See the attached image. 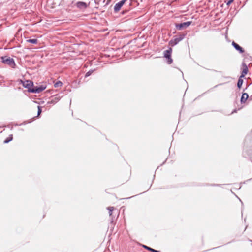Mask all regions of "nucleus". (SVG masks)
Masks as SVG:
<instances>
[{
	"label": "nucleus",
	"mask_w": 252,
	"mask_h": 252,
	"mask_svg": "<svg viewBox=\"0 0 252 252\" xmlns=\"http://www.w3.org/2000/svg\"><path fill=\"white\" fill-rule=\"evenodd\" d=\"M0 59L1 62L3 63L8 65L12 68H16V65L15 61L13 58L8 56H5L1 57Z\"/></svg>",
	"instance_id": "obj_1"
},
{
	"label": "nucleus",
	"mask_w": 252,
	"mask_h": 252,
	"mask_svg": "<svg viewBox=\"0 0 252 252\" xmlns=\"http://www.w3.org/2000/svg\"><path fill=\"white\" fill-rule=\"evenodd\" d=\"M185 34H180L179 35H176L173 37V39H171L169 42V45L171 46H174L179 43V42L182 41L185 37Z\"/></svg>",
	"instance_id": "obj_2"
},
{
	"label": "nucleus",
	"mask_w": 252,
	"mask_h": 252,
	"mask_svg": "<svg viewBox=\"0 0 252 252\" xmlns=\"http://www.w3.org/2000/svg\"><path fill=\"white\" fill-rule=\"evenodd\" d=\"M46 88V85H41L39 86H34L33 83V86L29 90V93H39L44 90Z\"/></svg>",
	"instance_id": "obj_3"
},
{
	"label": "nucleus",
	"mask_w": 252,
	"mask_h": 252,
	"mask_svg": "<svg viewBox=\"0 0 252 252\" xmlns=\"http://www.w3.org/2000/svg\"><path fill=\"white\" fill-rule=\"evenodd\" d=\"M19 84H22L23 86L28 89L27 91L29 93V90L31 89V87L33 86V82L30 80H27L24 81L21 79L17 80Z\"/></svg>",
	"instance_id": "obj_4"
},
{
	"label": "nucleus",
	"mask_w": 252,
	"mask_h": 252,
	"mask_svg": "<svg viewBox=\"0 0 252 252\" xmlns=\"http://www.w3.org/2000/svg\"><path fill=\"white\" fill-rule=\"evenodd\" d=\"M172 49L169 48L168 49L165 50L163 52L164 57L166 59V63L168 64H170L173 63V59L171 58V54Z\"/></svg>",
	"instance_id": "obj_5"
},
{
	"label": "nucleus",
	"mask_w": 252,
	"mask_h": 252,
	"mask_svg": "<svg viewBox=\"0 0 252 252\" xmlns=\"http://www.w3.org/2000/svg\"><path fill=\"white\" fill-rule=\"evenodd\" d=\"M192 23V21H187L181 23H176L175 27L176 29L178 30H182L184 29H185L190 26Z\"/></svg>",
	"instance_id": "obj_6"
},
{
	"label": "nucleus",
	"mask_w": 252,
	"mask_h": 252,
	"mask_svg": "<svg viewBox=\"0 0 252 252\" xmlns=\"http://www.w3.org/2000/svg\"><path fill=\"white\" fill-rule=\"evenodd\" d=\"M128 1V0H122L118 3H117L114 7V11L115 13L118 12L122 8V7L124 5V4Z\"/></svg>",
	"instance_id": "obj_7"
},
{
	"label": "nucleus",
	"mask_w": 252,
	"mask_h": 252,
	"mask_svg": "<svg viewBox=\"0 0 252 252\" xmlns=\"http://www.w3.org/2000/svg\"><path fill=\"white\" fill-rule=\"evenodd\" d=\"M232 46L234 48L237 50L240 54H243L245 52V50L243 48L240 46L238 44L234 42V41L232 42Z\"/></svg>",
	"instance_id": "obj_8"
},
{
	"label": "nucleus",
	"mask_w": 252,
	"mask_h": 252,
	"mask_svg": "<svg viewBox=\"0 0 252 252\" xmlns=\"http://www.w3.org/2000/svg\"><path fill=\"white\" fill-rule=\"evenodd\" d=\"M75 5L77 8L80 9H85L88 6L86 2L83 1L77 2L75 4Z\"/></svg>",
	"instance_id": "obj_9"
},
{
	"label": "nucleus",
	"mask_w": 252,
	"mask_h": 252,
	"mask_svg": "<svg viewBox=\"0 0 252 252\" xmlns=\"http://www.w3.org/2000/svg\"><path fill=\"white\" fill-rule=\"evenodd\" d=\"M52 99L50 101H49L48 103L49 104H54L59 101L60 99V97L59 96L58 94H56L54 96L51 97Z\"/></svg>",
	"instance_id": "obj_10"
},
{
	"label": "nucleus",
	"mask_w": 252,
	"mask_h": 252,
	"mask_svg": "<svg viewBox=\"0 0 252 252\" xmlns=\"http://www.w3.org/2000/svg\"><path fill=\"white\" fill-rule=\"evenodd\" d=\"M249 98V94L247 93H242V96L240 99L241 104L245 103Z\"/></svg>",
	"instance_id": "obj_11"
},
{
	"label": "nucleus",
	"mask_w": 252,
	"mask_h": 252,
	"mask_svg": "<svg viewBox=\"0 0 252 252\" xmlns=\"http://www.w3.org/2000/svg\"><path fill=\"white\" fill-rule=\"evenodd\" d=\"M243 154V156L245 157L246 156H249L251 158L252 161V150H248L246 149L245 148H244Z\"/></svg>",
	"instance_id": "obj_12"
},
{
	"label": "nucleus",
	"mask_w": 252,
	"mask_h": 252,
	"mask_svg": "<svg viewBox=\"0 0 252 252\" xmlns=\"http://www.w3.org/2000/svg\"><path fill=\"white\" fill-rule=\"evenodd\" d=\"M242 66L243 67V70L242 71V73L244 74L245 75H246L248 72V66H247V64L244 62L242 63Z\"/></svg>",
	"instance_id": "obj_13"
},
{
	"label": "nucleus",
	"mask_w": 252,
	"mask_h": 252,
	"mask_svg": "<svg viewBox=\"0 0 252 252\" xmlns=\"http://www.w3.org/2000/svg\"><path fill=\"white\" fill-rule=\"evenodd\" d=\"M107 209L109 211V214L110 217L111 218V222L112 223L113 222L114 219L115 218V217H113V216L112 215V212H113V211L114 210V207H109L107 208Z\"/></svg>",
	"instance_id": "obj_14"
},
{
	"label": "nucleus",
	"mask_w": 252,
	"mask_h": 252,
	"mask_svg": "<svg viewBox=\"0 0 252 252\" xmlns=\"http://www.w3.org/2000/svg\"><path fill=\"white\" fill-rule=\"evenodd\" d=\"M143 248H144L146 250L150 251L151 252H160L159 251L154 249L150 247H148L146 245H143Z\"/></svg>",
	"instance_id": "obj_15"
},
{
	"label": "nucleus",
	"mask_w": 252,
	"mask_h": 252,
	"mask_svg": "<svg viewBox=\"0 0 252 252\" xmlns=\"http://www.w3.org/2000/svg\"><path fill=\"white\" fill-rule=\"evenodd\" d=\"M13 140V135L10 134L3 141L4 144H7Z\"/></svg>",
	"instance_id": "obj_16"
},
{
	"label": "nucleus",
	"mask_w": 252,
	"mask_h": 252,
	"mask_svg": "<svg viewBox=\"0 0 252 252\" xmlns=\"http://www.w3.org/2000/svg\"><path fill=\"white\" fill-rule=\"evenodd\" d=\"M26 42L32 44H36L38 43V40L37 39H29L27 40Z\"/></svg>",
	"instance_id": "obj_17"
},
{
	"label": "nucleus",
	"mask_w": 252,
	"mask_h": 252,
	"mask_svg": "<svg viewBox=\"0 0 252 252\" xmlns=\"http://www.w3.org/2000/svg\"><path fill=\"white\" fill-rule=\"evenodd\" d=\"M243 83V79L239 78L237 83V86L239 89H240L242 87Z\"/></svg>",
	"instance_id": "obj_18"
},
{
	"label": "nucleus",
	"mask_w": 252,
	"mask_h": 252,
	"mask_svg": "<svg viewBox=\"0 0 252 252\" xmlns=\"http://www.w3.org/2000/svg\"><path fill=\"white\" fill-rule=\"evenodd\" d=\"M63 85V83L62 82H61V81H57L56 82H55L54 83V87L55 88H58V87H61Z\"/></svg>",
	"instance_id": "obj_19"
},
{
	"label": "nucleus",
	"mask_w": 252,
	"mask_h": 252,
	"mask_svg": "<svg viewBox=\"0 0 252 252\" xmlns=\"http://www.w3.org/2000/svg\"><path fill=\"white\" fill-rule=\"evenodd\" d=\"M37 108H38L37 115V116L33 117V119H35V118L36 117H39V116H40V115L41 114V113L42 112V107L41 106H38Z\"/></svg>",
	"instance_id": "obj_20"
},
{
	"label": "nucleus",
	"mask_w": 252,
	"mask_h": 252,
	"mask_svg": "<svg viewBox=\"0 0 252 252\" xmlns=\"http://www.w3.org/2000/svg\"><path fill=\"white\" fill-rule=\"evenodd\" d=\"M94 70L91 69V70H90L89 71H88L86 73V74L85 75V77L87 78V77L90 76L93 73Z\"/></svg>",
	"instance_id": "obj_21"
},
{
	"label": "nucleus",
	"mask_w": 252,
	"mask_h": 252,
	"mask_svg": "<svg viewBox=\"0 0 252 252\" xmlns=\"http://www.w3.org/2000/svg\"><path fill=\"white\" fill-rule=\"evenodd\" d=\"M32 120H30V121H24L21 124H19V126H21L22 125H26L28 123H30L31 122H32Z\"/></svg>",
	"instance_id": "obj_22"
},
{
	"label": "nucleus",
	"mask_w": 252,
	"mask_h": 252,
	"mask_svg": "<svg viewBox=\"0 0 252 252\" xmlns=\"http://www.w3.org/2000/svg\"><path fill=\"white\" fill-rule=\"evenodd\" d=\"M234 0H228L227 2H226V5L229 6V5H230L234 1Z\"/></svg>",
	"instance_id": "obj_23"
},
{
	"label": "nucleus",
	"mask_w": 252,
	"mask_h": 252,
	"mask_svg": "<svg viewBox=\"0 0 252 252\" xmlns=\"http://www.w3.org/2000/svg\"><path fill=\"white\" fill-rule=\"evenodd\" d=\"M128 12V10H123L122 12H121V14L122 15H125L126 14L127 12Z\"/></svg>",
	"instance_id": "obj_24"
},
{
	"label": "nucleus",
	"mask_w": 252,
	"mask_h": 252,
	"mask_svg": "<svg viewBox=\"0 0 252 252\" xmlns=\"http://www.w3.org/2000/svg\"><path fill=\"white\" fill-rule=\"evenodd\" d=\"M246 75L244 74H242L241 73V74L240 76V77L239 78H241V79H242L243 78H244L245 76Z\"/></svg>",
	"instance_id": "obj_25"
},
{
	"label": "nucleus",
	"mask_w": 252,
	"mask_h": 252,
	"mask_svg": "<svg viewBox=\"0 0 252 252\" xmlns=\"http://www.w3.org/2000/svg\"><path fill=\"white\" fill-rule=\"evenodd\" d=\"M224 184L222 185V184H213L212 185V186H221L222 185H223Z\"/></svg>",
	"instance_id": "obj_26"
},
{
	"label": "nucleus",
	"mask_w": 252,
	"mask_h": 252,
	"mask_svg": "<svg viewBox=\"0 0 252 252\" xmlns=\"http://www.w3.org/2000/svg\"><path fill=\"white\" fill-rule=\"evenodd\" d=\"M5 127H7L10 128L11 130L13 129V127L12 126H10L9 125H7L6 126H5Z\"/></svg>",
	"instance_id": "obj_27"
},
{
	"label": "nucleus",
	"mask_w": 252,
	"mask_h": 252,
	"mask_svg": "<svg viewBox=\"0 0 252 252\" xmlns=\"http://www.w3.org/2000/svg\"><path fill=\"white\" fill-rule=\"evenodd\" d=\"M110 2V0H107L106 3L105 4V6L108 5L109 4Z\"/></svg>",
	"instance_id": "obj_28"
},
{
	"label": "nucleus",
	"mask_w": 252,
	"mask_h": 252,
	"mask_svg": "<svg viewBox=\"0 0 252 252\" xmlns=\"http://www.w3.org/2000/svg\"><path fill=\"white\" fill-rule=\"evenodd\" d=\"M237 197L239 199V200H240V201H241V202L242 204H243V202H242V201H241V199H240L238 196H237Z\"/></svg>",
	"instance_id": "obj_29"
},
{
	"label": "nucleus",
	"mask_w": 252,
	"mask_h": 252,
	"mask_svg": "<svg viewBox=\"0 0 252 252\" xmlns=\"http://www.w3.org/2000/svg\"><path fill=\"white\" fill-rule=\"evenodd\" d=\"M237 112L236 109H235V110H234L233 111V112H232V113H234V112Z\"/></svg>",
	"instance_id": "obj_30"
},
{
	"label": "nucleus",
	"mask_w": 252,
	"mask_h": 252,
	"mask_svg": "<svg viewBox=\"0 0 252 252\" xmlns=\"http://www.w3.org/2000/svg\"><path fill=\"white\" fill-rule=\"evenodd\" d=\"M15 126H19V124H18L17 123H16L15 124Z\"/></svg>",
	"instance_id": "obj_31"
},
{
	"label": "nucleus",
	"mask_w": 252,
	"mask_h": 252,
	"mask_svg": "<svg viewBox=\"0 0 252 252\" xmlns=\"http://www.w3.org/2000/svg\"><path fill=\"white\" fill-rule=\"evenodd\" d=\"M106 0H103V2L104 3Z\"/></svg>",
	"instance_id": "obj_32"
},
{
	"label": "nucleus",
	"mask_w": 252,
	"mask_h": 252,
	"mask_svg": "<svg viewBox=\"0 0 252 252\" xmlns=\"http://www.w3.org/2000/svg\"><path fill=\"white\" fill-rule=\"evenodd\" d=\"M131 4V2L129 1L128 5H130Z\"/></svg>",
	"instance_id": "obj_33"
},
{
	"label": "nucleus",
	"mask_w": 252,
	"mask_h": 252,
	"mask_svg": "<svg viewBox=\"0 0 252 252\" xmlns=\"http://www.w3.org/2000/svg\"><path fill=\"white\" fill-rule=\"evenodd\" d=\"M247 87L245 88V89H244V91H245V90H246V89H247Z\"/></svg>",
	"instance_id": "obj_34"
},
{
	"label": "nucleus",
	"mask_w": 252,
	"mask_h": 252,
	"mask_svg": "<svg viewBox=\"0 0 252 252\" xmlns=\"http://www.w3.org/2000/svg\"><path fill=\"white\" fill-rule=\"evenodd\" d=\"M218 86V85H216L214 87H217Z\"/></svg>",
	"instance_id": "obj_35"
},
{
	"label": "nucleus",
	"mask_w": 252,
	"mask_h": 252,
	"mask_svg": "<svg viewBox=\"0 0 252 252\" xmlns=\"http://www.w3.org/2000/svg\"><path fill=\"white\" fill-rule=\"evenodd\" d=\"M252 178L249 179L248 181L251 180Z\"/></svg>",
	"instance_id": "obj_36"
},
{
	"label": "nucleus",
	"mask_w": 252,
	"mask_h": 252,
	"mask_svg": "<svg viewBox=\"0 0 252 252\" xmlns=\"http://www.w3.org/2000/svg\"><path fill=\"white\" fill-rule=\"evenodd\" d=\"M218 247H216L215 248H214L213 249H216V248H217Z\"/></svg>",
	"instance_id": "obj_37"
}]
</instances>
